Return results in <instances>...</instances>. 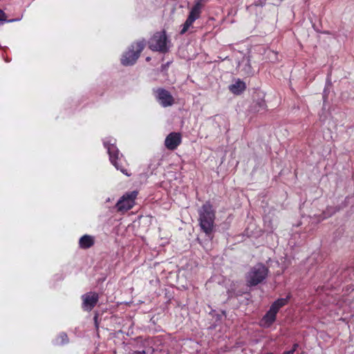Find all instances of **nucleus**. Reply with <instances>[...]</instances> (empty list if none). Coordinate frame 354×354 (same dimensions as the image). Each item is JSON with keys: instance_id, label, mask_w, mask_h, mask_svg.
Returning a JSON list of instances; mask_svg holds the SVG:
<instances>
[{"instance_id": "17", "label": "nucleus", "mask_w": 354, "mask_h": 354, "mask_svg": "<svg viewBox=\"0 0 354 354\" xmlns=\"http://www.w3.org/2000/svg\"><path fill=\"white\" fill-rule=\"evenodd\" d=\"M60 337L62 339V342L64 343L65 340H66V339H67V335L66 334H62V335H61Z\"/></svg>"}, {"instance_id": "5", "label": "nucleus", "mask_w": 354, "mask_h": 354, "mask_svg": "<svg viewBox=\"0 0 354 354\" xmlns=\"http://www.w3.org/2000/svg\"><path fill=\"white\" fill-rule=\"evenodd\" d=\"M203 7V0H198L195 2L194 6L189 12L187 19L183 25V28L180 32L181 35L185 34L192 26L193 23L200 17Z\"/></svg>"}, {"instance_id": "20", "label": "nucleus", "mask_w": 354, "mask_h": 354, "mask_svg": "<svg viewBox=\"0 0 354 354\" xmlns=\"http://www.w3.org/2000/svg\"><path fill=\"white\" fill-rule=\"evenodd\" d=\"M150 59L149 57H147V60L149 61Z\"/></svg>"}, {"instance_id": "2", "label": "nucleus", "mask_w": 354, "mask_h": 354, "mask_svg": "<svg viewBox=\"0 0 354 354\" xmlns=\"http://www.w3.org/2000/svg\"><path fill=\"white\" fill-rule=\"evenodd\" d=\"M268 269L262 263H258L251 268L246 275L248 286H257L261 283L268 276Z\"/></svg>"}, {"instance_id": "3", "label": "nucleus", "mask_w": 354, "mask_h": 354, "mask_svg": "<svg viewBox=\"0 0 354 354\" xmlns=\"http://www.w3.org/2000/svg\"><path fill=\"white\" fill-rule=\"evenodd\" d=\"M146 42L145 40L138 41L133 43L131 48L124 54L121 62L124 66L133 64L140 56V53L144 49Z\"/></svg>"}, {"instance_id": "16", "label": "nucleus", "mask_w": 354, "mask_h": 354, "mask_svg": "<svg viewBox=\"0 0 354 354\" xmlns=\"http://www.w3.org/2000/svg\"><path fill=\"white\" fill-rule=\"evenodd\" d=\"M299 345L297 344H295L292 346V348L290 351H292V354L295 352Z\"/></svg>"}, {"instance_id": "12", "label": "nucleus", "mask_w": 354, "mask_h": 354, "mask_svg": "<svg viewBox=\"0 0 354 354\" xmlns=\"http://www.w3.org/2000/svg\"><path fill=\"white\" fill-rule=\"evenodd\" d=\"M229 88L232 93L239 95L245 90L246 85L243 81L237 80L234 84L230 86Z\"/></svg>"}, {"instance_id": "13", "label": "nucleus", "mask_w": 354, "mask_h": 354, "mask_svg": "<svg viewBox=\"0 0 354 354\" xmlns=\"http://www.w3.org/2000/svg\"><path fill=\"white\" fill-rule=\"evenodd\" d=\"M94 244V238L90 235L82 236L79 241V245L81 248L87 249Z\"/></svg>"}, {"instance_id": "19", "label": "nucleus", "mask_w": 354, "mask_h": 354, "mask_svg": "<svg viewBox=\"0 0 354 354\" xmlns=\"http://www.w3.org/2000/svg\"><path fill=\"white\" fill-rule=\"evenodd\" d=\"M283 354H292V351H286Z\"/></svg>"}, {"instance_id": "8", "label": "nucleus", "mask_w": 354, "mask_h": 354, "mask_svg": "<svg viewBox=\"0 0 354 354\" xmlns=\"http://www.w3.org/2000/svg\"><path fill=\"white\" fill-rule=\"evenodd\" d=\"M156 93L157 100L163 107L170 106L174 103V99L168 91L160 88Z\"/></svg>"}, {"instance_id": "4", "label": "nucleus", "mask_w": 354, "mask_h": 354, "mask_svg": "<svg viewBox=\"0 0 354 354\" xmlns=\"http://www.w3.org/2000/svg\"><path fill=\"white\" fill-rule=\"evenodd\" d=\"M104 145L105 147L107 149L111 162L115 166V167L118 170H120L124 175L130 176L131 174L128 172L127 169L122 164H120L118 162V160L119 162L122 161V155H120V157H119L120 152L117 147L115 146V144L110 143L109 142H104Z\"/></svg>"}, {"instance_id": "15", "label": "nucleus", "mask_w": 354, "mask_h": 354, "mask_svg": "<svg viewBox=\"0 0 354 354\" xmlns=\"http://www.w3.org/2000/svg\"><path fill=\"white\" fill-rule=\"evenodd\" d=\"M0 21H6V22H13L15 21V19L6 20V16L4 12L0 9Z\"/></svg>"}, {"instance_id": "14", "label": "nucleus", "mask_w": 354, "mask_h": 354, "mask_svg": "<svg viewBox=\"0 0 354 354\" xmlns=\"http://www.w3.org/2000/svg\"><path fill=\"white\" fill-rule=\"evenodd\" d=\"M287 302H288V297L279 299L272 304V306H270V308L274 310L275 312L278 313L279 310L281 307L285 306L287 304Z\"/></svg>"}, {"instance_id": "6", "label": "nucleus", "mask_w": 354, "mask_h": 354, "mask_svg": "<svg viewBox=\"0 0 354 354\" xmlns=\"http://www.w3.org/2000/svg\"><path fill=\"white\" fill-rule=\"evenodd\" d=\"M137 195L138 192L136 191H133L124 194L116 204L118 210L122 212L131 209L135 205V200Z\"/></svg>"}, {"instance_id": "18", "label": "nucleus", "mask_w": 354, "mask_h": 354, "mask_svg": "<svg viewBox=\"0 0 354 354\" xmlns=\"http://www.w3.org/2000/svg\"><path fill=\"white\" fill-rule=\"evenodd\" d=\"M131 354H145V351H133V353H131Z\"/></svg>"}, {"instance_id": "1", "label": "nucleus", "mask_w": 354, "mask_h": 354, "mask_svg": "<svg viewBox=\"0 0 354 354\" xmlns=\"http://www.w3.org/2000/svg\"><path fill=\"white\" fill-rule=\"evenodd\" d=\"M198 222L201 230L206 235L209 236L214 231L216 218L215 210L213 206L209 202L205 203L198 210Z\"/></svg>"}, {"instance_id": "11", "label": "nucleus", "mask_w": 354, "mask_h": 354, "mask_svg": "<svg viewBox=\"0 0 354 354\" xmlns=\"http://www.w3.org/2000/svg\"><path fill=\"white\" fill-rule=\"evenodd\" d=\"M277 312L270 308L269 310L261 320V326L265 328L270 327L275 321Z\"/></svg>"}, {"instance_id": "10", "label": "nucleus", "mask_w": 354, "mask_h": 354, "mask_svg": "<svg viewBox=\"0 0 354 354\" xmlns=\"http://www.w3.org/2000/svg\"><path fill=\"white\" fill-rule=\"evenodd\" d=\"M99 297L96 292H88L82 295V308L87 311H91L98 301Z\"/></svg>"}, {"instance_id": "7", "label": "nucleus", "mask_w": 354, "mask_h": 354, "mask_svg": "<svg viewBox=\"0 0 354 354\" xmlns=\"http://www.w3.org/2000/svg\"><path fill=\"white\" fill-rule=\"evenodd\" d=\"M149 48L152 50L165 52L167 50V37L165 32L154 34L150 40Z\"/></svg>"}, {"instance_id": "9", "label": "nucleus", "mask_w": 354, "mask_h": 354, "mask_svg": "<svg viewBox=\"0 0 354 354\" xmlns=\"http://www.w3.org/2000/svg\"><path fill=\"white\" fill-rule=\"evenodd\" d=\"M182 136L180 133H170L165 138V146L167 149L175 150L181 143Z\"/></svg>"}]
</instances>
